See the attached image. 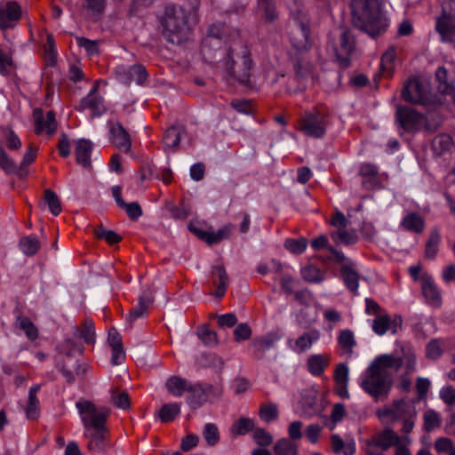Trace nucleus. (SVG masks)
Returning <instances> with one entry per match:
<instances>
[{
    "mask_svg": "<svg viewBox=\"0 0 455 455\" xmlns=\"http://www.w3.org/2000/svg\"><path fill=\"white\" fill-rule=\"evenodd\" d=\"M307 246V240L304 237L299 239L289 238L284 242V247L294 254H301Z\"/></svg>",
    "mask_w": 455,
    "mask_h": 455,
    "instance_id": "8fccbe9b",
    "label": "nucleus"
},
{
    "mask_svg": "<svg viewBox=\"0 0 455 455\" xmlns=\"http://www.w3.org/2000/svg\"><path fill=\"white\" fill-rule=\"evenodd\" d=\"M0 168L8 174L17 173L19 172V167L15 162L9 157L3 148H0Z\"/></svg>",
    "mask_w": 455,
    "mask_h": 455,
    "instance_id": "5fc2aeb1",
    "label": "nucleus"
},
{
    "mask_svg": "<svg viewBox=\"0 0 455 455\" xmlns=\"http://www.w3.org/2000/svg\"><path fill=\"white\" fill-rule=\"evenodd\" d=\"M331 237L346 245L354 244L357 241V235L354 232L346 230V228L338 229L331 234Z\"/></svg>",
    "mask_w": 455,
    "mask_h": 455,
    "instance_id": "13d9d810",
    "label": "nucleus"
},
{
    "mask_svg": "<svg viewBox=\"0 0 455 455\" xmlns=\"http://www.w3.org/2000/svg\"><path fill=\"white\" fill-rule=\"evenodd\" d=\"M153 303V296L149 290H144L139 297V302L127 315V321L132 324L139 318L148 315V308Z\"/></svg>",
    "mask_w": 455,
    "mask_h": 455,
    "instance_id": "b1692460",
    "label": "nucleus"
},
{
    "mask_svg": "<svg viewBox=\"0 0 455 455\" xmlns=\"http://www.w3.org/2000/svg\"><path fill=\"white\" fill-rule=\"evenodd\" d=\"M231 225H226L217 232L200 231L196 228H190L198 237L204 240L209 244L218 243L228 238L231 234Z\"/></svg>",
    "mask_w": 455,
    "mask_h": 455,
    "instance_id": "bb28decb",
    "label": "nucleus"
},
{
    "mask_svg": "<svg viewBox=\"0 0 455 455\" xmlns=\"http://www.w3.org/2000/svg\"><path fill=\"white\" fill-rule=\"evenodd\" d=\"M441 424V419L437 412L428 410L424 414V428L427 432L433 431Z\"/></svg>",
    "mask_w": 455,
    "mask_h": 455,
    "instance_id": "4d7b16f0",
    "label": "nucleus"
},
{
    "mask_svg": "<svg viewBox=\"0 0 455 455\" xmlns=\"http://www.w3.org/2000/svg\"><path fill=\"white\" fill-rule=\"evenodd\" d=\"M184 132L182 126H172L168 128L163 138L164 144L166 148H175L179 146L181 134Z\"/></svg>",
    "mask_w": 455,
    "mask_h": 455,
    "instance_id": "c9c22d12",
    "label": "nucleus"
},
{
    "mask_svg": "<svg viewBox=\"0 0 455 455\" xmlns=\"http://www.w3.org/2000/svg\"><path fill=\"white\" fill-rule=\"evenodd\" d=\"M275 455H299V450L296 443L289 438H281L274 445Z\"/></svg>",
    "mask_w": 455,
    "mask_h": 455,
    "instance_id": "4c0bfd02",
    "label": "nucleus"
},
{
    "mask_svg": "<svg viewBox=\"0 0 455 455\" xmlns=\"http://www.w3.org/2000/svg\"><path fill=\"white\" fill-rule=\"evenodd\" d=\"M396 58L395 49L391 47L387 49L380 60V68L382 72L391 75L394 70V62Z\"/></svg>",
    "mask_w": 455,
    "mask_h": 455,
    "instance_id": "49530a36",
    "label": "nucleus"
},
{
    "mask_svg": "<svg viewBox=\"0 0 455 455\" xmlns=\"http://www.w3.org/2000/svg\"><path fill=\"white\" fill-rule=\"evenodd\" d=\"M278 408L274 403L263 404L259 408V417L265 422H271L278 418Z\"/></svg>",
    "mask_w": 455,
    "mask_h": 455,
    "instance_id": "864d4df0",
    "label": "nucleus"
},
{
    "mask_svg": "<svg viewBox=\"0 0 455 455\" xmlns=\"http://www.w3.org/2000/svg\"><path fill=\"white\" fill-rule=\"evenodd\" d=\"M180 413V404L169 403L164 404L158 411V417L164 423L171 422Z\"/></svg>",
    "mask_w": 455,
    "mask_h": 455,
    "instance_id": "58836bf2",
    "label": "nucleus"
},
{
    "mask_svg": "<svg viewBox=\"0 0 455 455\" xmlns=\"http://www.w3.org/2000/svg\"><path fill=\"white\" fill-rule=\"evenodd\" d=\"M108 430L106 427L99 428H88L84 431V436L88 439V449L92 451H100L106 447Z\"/></svg>",
    "mask_w": 455,
    "mask_h": 455,
    "instance_id": "4be33fe9",
    "label": "nucleus"
},
{
    "mask_svg": "<svg viewBox=\"0 0 455 455\" xmlns=\"http://www.w3.org/2000/svg\"><path fill=\"white\" fill-rule=\"evenodd\" d=\"M435 449L438 453L451 452L454 450L453 442L448 437H440L435 442Z\"/></svg>",
    "mask_w": 455,
    "mask_h": 455,
    "instance_id": "0e129e2a",
    "label": "nucleus"
},
{
    "mask_svg": "<svg viewBox=\"0 0 455 455\" xmlns=\"http://www.w3.org/2000/svg\"><path fill=\"white\" fill-rule=\"evenodd\" d=\"M92 150V143L89 140H78L75 150L77 163L84 167H89L91 165Z\"/></svg>",
    "mask_w": 455,
    "mask_h": 455,
    "instance_id": "c85d7f7f",
    "label": "nucleus"
},
{
    "mask_svg": "<svg viewBox=\"0 0 455 455\" xmlns=\"http://www.w3.org/2000/svg\"><path fill=\"white\" fill-rule=\"evenodd\" d=\"M98 238L106 240L108 243L114 244L121 241L122 237L113 230H108L100 227L95 230Z\"/></svg>",
    "mask_w": 455,
    "mask_h": 455,
    "instance_id": "e2e57ef3",
    "label": "nucleus"
},
{
    "mask_svg": "<svg viewBox=\"0 0 455 455\" xmlns=\"http://www.w3.org/2000/svg\"><path fill=\"white\" fill-rule=\"evenodd\" d=\"M441 399L449 406L455 404V388L451 386H446L440 390Z\"/></svg>",
    "mask_w": 455,
    "mask_h": 455,
    "instance_id": "774afa93",
    "label": "nucleus"
},
{
    "mask_svg": "<svg viewBox=\"0 0 455 455\" xmlns=\"http://www.w3.org/2000/svg\"><path fill=\"white\" fill-rule=\"evenodd\" d=\"M162 26L163 36L170 43L177 44L188 38L190 30L186 12L174 5L165 8Z\"/></svg>",
    "mask_w": 455,
    "mask_h": 455,
    "instance_id": "423d86ee",
    "label": "nucleus"
},
{
    "mask_svg": "<svg viewBox=\"0 0 455 455\" xmlns=\"http://www.w3.org/2000/svg\"><path fill=\"white\" fill-rule=\"evenodd\" d=\"M188 393V395L186 398L188 405L191 409L196 410L202 407L210 397H220L222 394V388L220 386H213L212 384L191 382Z\"/></svg>",
    "mask_w": 455,
    "mask_h": 455,
    "instance_id": "9d476101",
    "label": "nucleus"
},
{
    "mask_svg": "<svg viewBox=\"0 0 455 455\" xmlns=\"http://www.w3.org/2000/svg\"><path fill=\"white\" fill-rule=\"evenodd\" d=\"M396 359H399L403 362L402 366H405V374L409 375L411 374L416 371V355L415 354L411 351L410 349L408 351H403V357H396Z\"/></svg>",
    "mask_w": 455,
    "mask_h": 455,
    "instance_id": "052dcab7",
    "label": "nucleus"
},
{
    "mask_svg": "<svg viewBox=\"0 0 455 455\" xmlns=\"http://www.w3.org/2000/svg\"><path fill=\"white\" fill-rule=\"evenodd\" d=\"M76 109L80 111L91 109L94 116H100L104 112L105 107L103 105V99L98 93V83H96L89 93L80 100Z\"/></svg>",
    "mask_w": 455,
    "mask_h": 455,
    "instance_id": "6ab92c4d",
    "label": "nucleus"
},
{
    "mask_svg": "<svg viewBox=\"0 0 455 455\" xmlns=\"http://www.w3.org/2000/svg\"><path fill=\"white\" fill-rule=\"evenodd\" d=\"M308 39L309 27L306 23L296 24L290 31L288 55L295 74L301 78L307 77L313 71V64L307 57L310 49Z\"/></svg>",
    "mask_w": 455,
    "mask_h": 455,
    "instance_id": "20e7f679",
    "label": "nucleus"
},
{
    "mask_svg": "<svg viewBox=\"0 0 455 455\" xmlns=\"http://www.w3.org/2000/svg\"><path fill=\"white\" fill-rule=\"evenodd\" d=\"M338 343L347 354L351 355L356 343L354 333L350 330L341 331L338 336Z\"/></svg>",
    "mask_w": 455,
    "mask_h": 455,
    "instance_id": "c03bdc74",
    "label": "nucleus"
},
{
    "mask_svg": "<svg viewBox=\"0 0 455 455\" xmlns=\"http://www.w3.org/2000/svg\"><path fill=\"white\" fill-rule=\"evenodd\" d=\"M130 79L131 84L135 82L137 84H142L148 77L146 68L140 64L132 65L130 67Z\"/></svg>",
    "mask_w": 455,
    "mask_h": 455,
    "instance_id": "603ef678",
    "label": "nucleus"
},
{
    "mask_svg": "<svg viewBox=\"0 0 455 455\" xmlns=\"http://www.w3.org/2000/svg\"><path fill=\"white\" fill-rule=\"evenodd\" d=\"M403 318L399 315L391 317L388 314L383 313L377 315L372 321V331L379 336L385 335L388 331L395 334L402 328Z\"/></svg>",
    "mask_w": 455,
    "mask_h": 455,
    "instance_id": "ddd939ff",
    "label": "nucleus"
},
{
    "mask_svg": "<svg viewBox=\"0 0 455 455\" xmlns=\"http://www.w3.org/2000/svg\"><path fill=\"white\" fill-rule=\"evenodd\" d=\"M302 277L309 283H320L323 280L321 270L315 266H307L301 269Z\"/></svg>",
    "mask_w": 455,
    "mask_h": 455,
    "instance_id": "3c124183",
    "label": "nucleus"
},
{
    "mask_svg": "<svg viewBox=\"0 0 455 455\" xmlns=\"http://www.w3.org/2000/svg\"><path fill=\"white\" fill-rule=\"evenodd\" d=\"M20 251L27 256L35 255L41 247L38 238L34 235L23 236L19 243Z\"/></svg>",
    "mask_w": 455,
    "mask_h": 455,
    "instance_id": "e433bc0d",
    "label": "nucleus"
},
{
    "mask_svg": "<svg viewBox=\"0 0 455 455\" xmlns=\"http://www.w3.org/2000/svg\"><path fill=\"white\" fill-rule=\"evenodd\" d=\"M395 120L398 126L407 132H417L421 130L434 132L438 127V124H431L424 115L411 107L396 106Z\"/></svg>",
    "mask_w": 455,
    "mask_h": 455,
    "instance_id": "6e6552de",
    "label": "nucleus"
},
{
    "mask_svg": "<svg viewBox=\"0 0 455 455\" xmlns=\"http://www.w3.org/2000/svg\"><path fill=\"white\" fill-rule=\"evenodd\" d=\"M120 208L124 209L129 218L132 220H137L143 213L140 205L137 202L124 203Z\"/></svg>",
    "mask_w": 455,
    "mask_h": 455,
    "instance_id": "338daca9",
    "label": "nucleus"
},
{
    "mask_svg": "<svg viewBox=\"0 0 455 455\" xmlns=\"http://www.w3.org/2000/svg\"><path fill=\"white\" fill-rule=\"evenodd\" d=\"M190 383L180 376H171L165 382V387L172 395L180 397L185 392H188Z\"/></svg>",
    "mask_w": 455,
    "mask_h": 455,
    "instance_id": "c756f323",
    "label": "nucleus"
},
{
    "mask_svg": "<svg viewBox=\"0 0 455 455\" xmlns=\"http://www.w3.org/2000/svg\"><path fill=\"white\" fill-rule=\"evenodd\" d=\"M383 0H351L355 27L375 38L386 31L387 21L382 14Z\"/></svg>",
    "mask_w": 455,
    "mask_h": 455,
    "instance_id": "7ed1b4c3",
    "label": "nucleus"
},
{
    "mask_svg": "<svg viewBox=\"0 0 455 455\" xmlns=\"http://www.w3.org/2000/svg\"><path fill=\"white\" fill-rule=\"evenodd\" d=\"M376 415L382 424L391 425L402 421L401 432L410 434L415 426L417 410L413 403L407 399H395L376 411Z\"/></svg>",
    "mask_w": 455,
    "mask_h": 455,
    "instance_id": "39448f33",
    "label": "nucleus"
},
{
    "mask_svg": "<svg viewBox=\"0 0 455 455\" xmlns=\"http://www.w3.org/2000/svg\"><path fill=\"white\" fill-rule=\"evenodd\" d=\"M15 324L25 332L28 339L33 341L38 338V330L28 317L19 315Z\"/></svg>",
    "mask_w": 455,
    "mask_h": 455,
    "instance_id": "ea45409f",
    "label": "nucleus"
},
{
    "mask_svg": "<svg viewBox=\"0 0 455 455\" xmlns=\"http://www.w3.org/2000/svg\"><path fill=\"white\" fill-rule=\"evenodd\" d=\"M220 38L209 33L204 40L201 52L205 61L217 64L227 80L234 79L240 84H249L252 74L253 61L248 46L241 40H234L225 49H214L220 45Z\"/></svg>",
    "mask_w": 455,
    "mask_h": 455,
    "instance_id": "f257e3e1",
    "label": "nucleus"
},
{
    "mask_svg": "<svg viewBox=\"0 0 455 455\" xmlns=\"http://www.w3.org/2000/svg\"><path fill=\"white\" fill-rule=\"evenodd\" d=\"M402 98L410 103L427 105L429 100L427 86L417 78H410L402 90Z\"/></svg>",
    "mask_w": 455,
    "mask_h": 455,
    "instance_id": "f8f14e48",
    "label": "nucleus"
},
{
    "mask_svg": "<svg viewBox=\"0 0 455 455\" xmlns=\"http://www.w3.org/2000/svg\"><path fill=\"white\" fill-rule=\"evenodd\" d=\"M32 116L35 124V132L36 134H41L43 132L52 134L55 132L57 129V123L53 111H49L46 117H44V112L41 108H35Z\"/></svg>",
    "mask_w": 455,
    "mask_h": 455,
    "instance_id": "f3484780",
    "label": "nucleus"
},
{
    "mask_svg": "<svg viewBox=\"0 0 455 455\" xmlns=\"http://www.w3.org/2000/svg\"><path fill=\"white\" fill-rule=\"evenodd\" d=\"M329 363L330 359L328 355L321 354L313 355L307 360V369L311 375L319 377L324 372Z\"/></svg>",
    "mask_w": 455,
    "mask_h": 455,
    "instance_id": "cd10ccee",
    "label": "nucleus"
},
{
    "mask_svg": "<svg viewBox=\"0 0 455 455\" xmlns=\"http://www.w3.org/2000/svg\"><path fill=\"white\" fill-rule=\"evenodd\" d=\"M44 202L54 216H58L61 212L60 201L57 194L52 189H46L44 191Z\"/></svg>",
    "mask_w": 455,
    "mask_h": 455,
    "instance_id": "de8ad7c7",
    "label": "nucleus"
},
{
    "mask_svg": "<svg viewBox=\"0 0 455 455\" xmlns=\"http://www.w3.org/2000/svg\"><path fill=\"white\" fill-rule=\"evenodd\" d=\"M259 14L267 22H273L278 17L275 4L272 0H259Z\"/></svg>",
    "mask_w": 455,
    "mask_h": 455,
    "instance_id": "473e14b6",
    "label": "nucleus"
},
{
    "mask_svg": "<svg viewBox=\"0 0 455 455\" xmlns=\"http://www.w3.org/2000/svg\"><path fill=\"white\" fill-rule=\"evenodd\" d=\"M111 402L116 407L126 410L130 407V397L127 392L113 391L111 394Z\"/></svg>",
    "mask_w": 455,
    "mask_h": 455,
    "instance_id": "680f3d73",
    "label": "nucleus"
},
{
    "mask_svg": "<svg viewBox=\"0 0 455 455\" xmlns=\"http://www.w3.org/2000/svg\"><path fill=\"white\" fill-rule=\"evenodd\" d=\"M340 275L347 288L355 295L357 294L360 276L354 267V263L347 260L340 267Z\"/></svg>",
    "mask_w": 455,
    "mask_h": 455,
    "instance_id": "393cba45",
    "label": "nucleus"
},
{
    "mask_svg": "<svg viewBox=\"0 0 455 455\" xmlns=\"http://www.w3.org/2000/svg\"><path fill=\"white\" fill-rule=\"evenodd\" d=\"M21 17V7L16 1L0 3V28H12Z\"/></svg>",
    "mask_w": 455,
    "mask_h": 455,
    "instance_id": "2eb2a0df",
    "label": "nucleus"
},
{
    "mask_svg": "<svg viewBox=\"0 0 455 455\" xmlns=\"http://www.w3.org/2000/svg\"><path fill=\"white\" fill-rule=\"evenodd\" d=\"M320 337V331L316 329H313L309 331L303 332L296 339H289L288 345L292 351L297 354H301L309 350L313 344L316 342Z\"/></svg>",
    "mask_w": 455,
    "mask_h": 455,
    "instance_id": "aec40b11",
    "label": "nucleus"
},
{
    "mask_svg": "<svg viewBox=\"0 0 455 455\" xmlns=\"http://www.w3.org/2000/svg\"><path fill=\"white\" fill-rule=\"evenodd\" d=\"M441 12L435 20V30L440 42L455 49V0H443Z\"/></svg>",
    "mask_w": 455,
    "mask_h": 455,
    "instance_id": "0eeeda50",
    "label": "nucleus"
},
{
    "mask_svg": "<svg viewBox=\"0 0 455 455\" xmlns=\"http://www.w3.org/2000/svg\"><path fill=\"white\" fill-rule=\"evenodd\" d=\"M330 124L329 115L323 111L314 109L307 111L299 119V130L306 136L321 139Z\"/></svg>",
    "mask_w": 455,
    "mask_h": 455,
    "instance_id": "1a4fd4ad",
    "label": "nucleus"
},
{
    "mask_svg": "<svg viewBox=\"0 0 455 455\" xmlns=\"http://www.w3.org/2000/svg\"><path fill=\"white\" fill-rule=\"evenodd\" d=\"M435 76L438 82V91L451 97L455 100V86L451 81L448 80L447 69L443 67H439L435 72Z\"/></svg>",
    "mask_w": 455,
    "mask_h": 455,
    "instance_id": "7c9ffc66",
    "label": "nucleus"
},
{
    "mask_svg": "<svg viewBox=\"0 0 455 455\" xmlns=\"http://www.w3.org/2000/svg\"><path fill=\"white\" fill-rule=\"evenodd\" d=\"M110 141L119 149L127 153L131 150L132 140L124 127L118 122H109Z\"/></svg>",
    "mask_w": 455,
    "mask_h": 455,
    "instance_id": "a211bd4d",
    "label": "nucleus"
},
{
    "mask_svg": "<svg viewBox=\"0 0 455 455\" xmlns=\"http://www.w3.org/2000/svg\"><path fill=\"white\" fill-rule=\"evenodd\" d=\"M422 294L427 303L434 307H439L442 303V298L438 288L434 280L429 275L424 274L420 278Z\"/></svg>",
    "mask_w": 455,
    "mask_h": 455,
    "instance_id": "5701e85b",
    "label": "nucleus"
},
{
    "mask_svg": "<svg viewBox=\"0 0 455 455\" xmlns=\"http://www.w3.org/2000/svg\"><path fill=\"white\" fill-rule=\"evenodd\" d=\"M434 150L441 155L449 151L453 146L452 138L448 134H440L433 140L432 143Z\"/></svg>",
    "mask_w": 455,
    "mask_h": 455,
    "instance_id": "37998d69",
    "label": "nucleus"
},
{
    "mask_svg": "<svg viewBox=\"0 0 455 455\" xmlns=\"http://www.w3.org/2000/svg\"><path fill=\"white\" fill-rule=\"evenodd\" d=\"M402 226L408 231L421 233L424 229V220L418 213H409L402 220Z\"/></svg>",
    "mask_w": 455,
    "mask_h": 455,
    "instance_id": "f704fd0d",
    "label": "nucleus"
},
{
    "mask_svg": "<svg viewBox=\"0 0 455 455\" xmlns=\"http://www.w3.org/2000/svg\"><path fill=\"white\" fill-rule=\"evenodd\" d=\"M372 440L377 443L382 451H387L392 446L398 445L401 442H411V438L404 435H399L391 427H386L382 431L376 434Z\"/></svg>",
    "mask_w": 455,
    "mask_h": 455,
    "instance_id": "dca6fc26",
    "label": "nucleus"
},
{
    "mask_svg": "<svg viewBox=\"0 0 455 455\" xmlns=\"http://www.w3.org/2000/svg\"><path fill=\"white\" fill-rule=\"evenodd\" d=\"M83 425L86 429L105 427L108 411L105 408H97L92 402L80 401L76 404Z\"/></svg>",
    "mask_w": 455,
    "mask_h": 455,
    "instance_id": "9b49d317",
    "label": "nucleus"
},
{
    "mask_svg": "<svg viewBox=\"0 0 455 455\" xmlns=\"http://www.w3.org/2000/svg\"><path fill=\"white\" fill-rule=\"evenodd\" d=\"M279 339L280 336L273 332L263 337L255 338L250 346L252 349L253 356L258 360H261L265 356L266 352L274 347Z\"/></svg>",
    "mask_w": 455,
    "mask_h": 455,
    "instance_id": "412c9836",
    "label": "nucleus"
},
{
    "mask_svg": "<svg viewBox=\"0 0 455 455\" xmlns=\"http://www.w3.org/2000/svg\"><path fill=\"white\" fill-rule=\"evenodd\" d=\"M212 282L217 286L216 296L223 297L229 284V278L224 266L212 267Z\"/></svg>",
    "mask_w": 455,
    "mask_h": 455,
    "instance_id": "a878e982",
    "label": "nucleus"
},
{
    "mask_svg": "<svg viewBox=\"0 0 455 455\" xmlns=\"http://www.w3.org/2000/svg\"><path fill=\"white\" fill-rule=\"evenodd\" d=\"M403 362L392 355L377 356L367 368L361 382V387L369 394L375 402L386 400L393 386V375L387 371L394 369L398 371Z\"/></svg>",
    "mask_w": 455,
    "mask_h": 455,
    "instance_id": "f03ea898",
    "label": "nucleus"
},
{
    "mask_svg": "<svg viewBox=\"0 0 455 455\" xmlns=\"http://www.w3.org/2000/svg\"><path fill=\"white\" fill-rule=\"evenodd\" d=\"M197 336L207 347H215L219 343L217 333L214 331L210 330L207 325L198 327Z\"/></svg>",
    "mask_w": 455,
    "mask_h": 455,
    "instance_id": "79ce46f5",
    "label": "nucleus"
},
{
    "mask_svg": "<svg viewBox=\"0 0 455 455\" xmlns=\"http://www.w3.org/2000/svg\"><path fill=\"white\" fill-rule=\"evenodd\" d=\"M254 429V421L249 418H240L231 427V432L237 435H244Z\"/></svg>",
    "mask_w": 455,
    "mask_h": 455,
    "instance_id": "a19ab883",
    "label": "nucleus"
},
{
    "mask_svg": "<svg viewBox=\"0 0 455 455\" xmlns=\"http://www.w3.org/2000/svg\"><path fill=\"white\" fill-rule=\"evenodd\" d=\"M440 234L437 229H433L426 244L425 254L428 259H434L438 251Z\"/></svg>",
    "mask_w": 455,
    "mask_h": 455,
    "instance_id": "a18cd8bd",
    "label": "nucleus"
},
{
    "mask_svg": "<svg viewBox=\"0 0 455 455\" xmlns=\"http://www.w3.org/2000/svg\"><path fill=\"white\" fill-rule=\"evenodd\" d=\"M74 335L80 337L85 343H92L95 339L94 323L92 319L87 318L84 321L81 328H74Z\"/></svg>",
    "mask_w": 455,
    "mask_h": 455,
    "instance_id": "72a5a7b5",
    "label": "nucleus"
},
{
    "mask_svg": "<svg viewBox=\"0 0 455 455\" xmlns=\"http://www.w3.org/2000/svg\"><path fill=\"white\" fill-rule=\"evenodd\" d=\"M203 436L209 446H215L220 442L218 427L213 423H207L204 427Z\"/></svg>",
    "mask_w": 455,
    "mask_h": 455,
    "instance_id": "09e8293b",
    "label": "nucleus"
},
{
    "mask_svg": "<svg viewBox=\"0 0 455 455\" xmlns=\"http://www.w3.org/2000/svg\"><path fill=\"white\" fill-rule=\"evenodd\" d=\"M355 48V37L348 29H343L339 36V45L335 49L336 57L343 68L350 64V56Z\"/></svg>",
    "mask_w": 455,
    "mask_h": 455,
    "instance_id": "4468645a",
    "label": "nucleus"
},
{
    "mask_svg": "<svg viewBox=\"0 0 455 455\" xmlns=\"http://www.w3.org/2000/svg\"><path fill=\"white\" fill-rule=\"evenodd\" d=\"M107 4V0H85V8L93 15H100Z\"/></svg>",
    "mask_w": 455,
    "mask_h": 455,
    "instance_id": "69168bd1",
    "label": "nucleus"
},
{
    "mask_svg": "<svg viewBox=\"0 0 455 455\" xmlns=\"http://www.w3.org/2000/svg\"><path fill=\"white\" fill-rule=\"evenodd\" d=\"M252 438L261 447H267L273 443L272 435L261 427L254 429Z\"/></svg>",
    "mask_w": 455,
    "mask_h": 455,
    "instance_id": "6e6d98bb",
    "label": "nucleus"
},
{
    "mask_svg": "<svg viewBox=\"0 0 455 455\" xmlns=\"http://www.w3.org/2000/svg\"><path fill=\"white\" fill-rule=\"evenodd\" d=\"M331 443L335 454L354 455L355 452V443L353 439L345 443L339 435L333 434L331 435Z\"/></svg>",
    "mask_w": 455,
    "mask_h": 455,
    "instance_id": "2f4dec72",
    "label": "nucleus"
},
{
    "mask_svg": "<svg viewBox=\"0 0 455 455\" xmlns=\"http://www.w3.org/2000/svg\"><path fill=\"white\" fill-rule=\"evenodd\" d=\"M444 350V342L442 339L431 340L427 346V355L430 359L439 358Z\"/></svg>",
    "mask_w": 455,
    "mask_h": 455,
    "instance_id": "bf43d9fd",
    "label": "nucleus"
}]
</instances>
